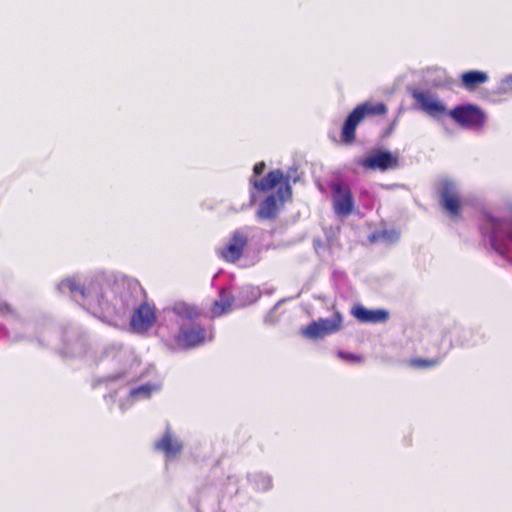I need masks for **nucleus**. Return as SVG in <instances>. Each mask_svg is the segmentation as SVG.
I'll return each instance as SVG.
<instances>
[{
    "instance_id": "f257e3e1",
    "label": "nucleus",
    "mask_w": 512,
    "mask_h": 512,
    "mask_svg": "<svg viewBox=\"0 0 512 512\" xmlns=\"http://www.w3.org/2000/svg\"><path fill=\"white\" fill-rule=\"evenodd\" d=\"M411 96L420 108L429 116L439 118L448 115L463 129L481 130L487 121L485 111L476 104L457 105L447 110L445 104L429 91L413 90Z\"/></svg>"
},
{
    "instance_id": "f03ea898",
    "label": "nucleus",
    "mask_w": 512,
    "mask_h": 512,
    "mask_svg": "<svg viewBox=\"0 0 512 512\" xmlns=\"http://www.w3.org/2000/svg\"><path fill=\"white\" fill-rule=\"evenodd\" d=\"M146 297V291L139 281L123 278L100 286L97 304L104 315L113 318L124 315L141 298Z\"/></svg>"
},
{
    "instance_id": "7ed1b4c3",
    "label": "nucleus",
    "mask_w": 512,
    "mask_h": 512,
    "mask_svg": "<svg viewBox=\"0 0 512 512\" xmlns=\"http://www.w3.org/2000/svg\"><path fill=\"white\" fill-rule=\"evenodd\" d=\"M291 176L280 169L269 171L263 178H250L249 183L258 192H268L277 187L275 194L268 195L257 209L256 215L261 220H274L284 203L291 198Z\"/></svg>"
},
{
    "instance_id": "20e7f679",
    "label": "nucleus",
    "mask_w": 512,
    "mask_h": 512,
    "mask_svg": "<svg viewBox=\"0 0 512 512\" xmlns=\"http://www.w3.org/2000/svg\"><path fill=\"white\" fill-rule=\"evenodd\" d=\"M388 108L383 102L365 101L358 104L347 116L341 129V141L352 145L356 140V129L366 118L383 116Z\"/></svg>"
},
{
    "instance_id": "39448f33",
    "label": "nucleus",
    "mask_w": 512,
    "mask_h": 512,
    "mask_svg": "<svg viewBox=\"0 0 512 512\" xmlns=\"http://www.w3.org/2000/svg\"><path fill=\"white\" fill-rule=\"evenodd\" d=\"M438 196L441 207L452 219L461 218L463 201L455 183L449 180L441 181L438 186Z\"/></svg>"
},
{
    "instance_id": "423d86ee",
    "label": "nucleus",
    "mask_w": 512,
    "mask_h": 512,
    "mask_svg": "<svg viewBox=\"0 0 512 512\" xmlns=\"http://www.w3.org/2000/svg\"><path fill=\"white\" fill-rule=\"evenodd\" d=\"M207 331L199 322L180 323L174 341L181 349H192L205 343Z\"/></svg>"
},
{
    "instance_id": "0eeeda50",
    "label": "nucleus",
    "mask_w": 512,
    "mask_h": 512,
    "mask_svg": "<svg viewBox=\"0 0 512 512\" xmlns=\"http://www.w3.org/2000/svg\"><path fill=\"white\" fill-rule=\"evenodd\" d=\"M157 321L155 304L142 301L130 317V329L136 334H146Z\"/></svg>"
},
{
    "instance_id": "6e6552de",
    "label": "nucleus",
    "mask_w": 512,
    "mask_h": 512,
    "mask_svg": "<svg viewBox=\"0 0 512 512\" xmlns=\"http://www.w3.org/2000/svg\"><path fill=\"white\" fill-rule=\"evenodd\" d=\"M57 288L61 293L68 291L75 299L96 303L100 292V284L97 281L91 280L87 285H83L76 278L62 280Z\"/></svg>"
},
{
    "instance_id": "1a4fd4ad",
    "label": "nucleus",
    "mask_w": 512,
    "mask_h": 512,
    "mask_svg": "<svg viewBox=\"0 0 512 512\" xmlns=\"http://www.w3.org/2000/svg\"><path fill=\"white\" fill-rule=\"evenodd\" d=\"M491 227L490 242L495 251L504 255L508 252L507 243L512 245V220L488 218Z\"/></svg>"
},
{
    "instance_id": "9d476101",
    "label": "nucleus",
    "mask_w": 512,
    "mask_h": 512,
    "mask_svg": "<svg viewBox=\"0 0 512 512\" xmlns=\"http://www.w3.org/2000/svg\"><path fill=\"white\" fill-rule=\"evenodd\" d=\"M342 327V316L339 312H335L331 318H320L317 321L309 323L302 328L301 333L309 339L322 338L339 331Z\"/></svg>"
},
{
    "instance_id": "9b49d317",
    "label": "nucleus",
    "mask_w": 512,
    "mask_h": 512,
    "mask_svg": "<svg viewBox=\"0 0 512 512\" xmlns=\"http://www.w3.org/2000/svg\"><path fill=\"white\" fill-rule=\"evenodd\" d=\"M248 244V235L242 229H236L228 242L217 250L218 256L227 263L237 262Z\"/></svg>"
},
{
    "instance_id": "f8f14e48",
    "label": "nucleus",
    "mask_w": 512,
    "mask_h": 512,
    "mask_svg": "<svg viewBox=\"0 0 512 512\" xmlns=\"http://www.w3.org/2000/svg\"><path fill=\"white\" fill-rule=\"evenodd\" d=\"M358 164L366 170H380L386 171L395 169L399 166V157L390 151L378 150L364 159H361Z\"/></svg>"
},
{
    "instance_id": "ddd939ff",
    "label": "nucleus",
    "mask_w": 512,
    "mask_h": 512,
    "mask_svg": "<svg viewBox=\"0 0 512 512\" xmlns=\"http://www.w3.org/2000/svg\"><path fill=\"white\" fill-rule=\"evenodd\" d=\"M334 212L342 217L350 215L354 208V198L348 185L337 183L331 186Z\"/></svg>"
},
{
    "instance_id": "4468645a",
    "label": "nucleus",
    "mask_w": 512,
    "mask_h": 512,
    "mask_svg": "<svg viewBox=\"0 0 512 512\" xmlns=\"http://www.w3.org/2000/svg\"><path fill=\"white\" fill-rule=\"evenodd\" d=\"M351 314L361 323H384L389 319L387 310H370L361 304L355 305L351 310Z\"/></svg>"
},
{
    "instance_id": "2eb2a0df",
    "label": "nucleus",
    "mask_w": 512,
    "mask_h": 512,
    "mask_svg": "<svg viewBox=\"0 0 512 512\" xmlns=\"http://www.w3.org/2000/svg\"><path fill=\"white\" fill-rule=\"evenodd\" d=\"M172 312L178 318V324L198 322L201 317V311L196 305L184 301L174 303Z\"/></svg>"
},
{
    "instance_id": "dca6fc26",
    "label": "nucleus",
    "mask_w": 512,
    "mask_h": 512,
    "mask_svg": "<svg viewBox=\"0 0 512 512\" xmlns=\"http://www.w3.org/2000/svg\"><path fill=\"white\" fill-rule=\"evenodd\" d=\"M154 447L156 450L162 451L166 457L170 458L181 452L182 443L173 438L170 430L167 429L161 439L155 442Z\"/></svg>"
},
{
    "instance_id": "f3484780",
    "label": "nucleus",
    "mask_w": 512,
    "mask_h": 512,
    "mask_svg": "<svg viewBox=\"0 0 512 512\" xmlns=\"http://www.w3.org/2000/svg\"><path fill=\"white\" fill-rule=\"evenodd\" d=\"M488 79L489 77L486 72L470 70L461 74L460 83L464 89L468 91H474L480 85L486 83Z\"/></svg>"
},
{
    "instance_id": "a211bd4d",
    "label": "nucleus",
    "mask_w": 512,
    "mask_h": 512,
    "mask_svg": "<svg viewBox=\"0 0 512 512\" xmlns=\"http://www.w3.org/2000/svg\"><path fill=\"white\" fill-rule=\"evenodd\" d=\"M444 357L445 354L431 359L413 358L409 360V366L418 370L430 369L439 365Z\"/></svg>"
},
{
    "instance_id": "6ab92c4d",
    "label": "nucleus",
    "mask_w": 512,
    "mask_h": 512,
    "mask_svg": "<svg viewBox=\"0 0 512 512\" xmlns=\"http://www.w3.org/2000/svg\"><path fill=\"white\" fill-rule=\"evenodd\" d=\"M233 298L232 297H222L220 300H216L213 302L211 307V313L213 317H220L224 313L228 312L232 306Z\"/></svg>"
},
{
    "instance_id": "aec40b11",
    "label": "nucleus",
    "mask_w": 512,
    "mask_h": 512,
    "mask_svg": "<svg viewBox=\"0 0 512 512\" xmlns=\"http://www.w3.org/2000/svg\"><path fill=\"white\" fill-rule=\"evenodd\" d=\"M156 389L155 386L150 384H143L130 390L129 396L133 400L147 399L151 396L152 392Z\"/></svg>"
},
{
    "instance_id": "412c9836",
    "label": "nucleus",
    "mask_w": 512,
    "mask_h": 512,
    "mask_svg": "<svg viewBox=\"0 0 512 512\" xmlns=\"http://www.w3.org/2000/svg\"><path fill=\"white\" fill-rule=\"evenodd\" d=\"M16 311L15 309L6 301H0V315L1 316H8V315H15Z\"/></svg>"
},
{
    "instance_id": "4be33fe9",
    "label": "nucleus",
    "mask_w": 512,
    "mask_h": 512,
    "mask_svg": "<svg viewBox=\"0 0 512 512\" xmlns=\"http://www.w3.org/2000/svg\"><path fill=\"white\" fill-rule=\"evenodd\" d=\"M340 357L346 361H350L353 363H361L363 358L360 355L352 354V353H339Z\"/></svg>"
},
{
    "instance_id": "5701e85b",
    "label": "nucleus",
    "mask_w": 512,
    "mask_h": 512,
    "mask_svg": "<svg viewBox=\"0 0 512 512\" xmlns=\"http://www.w3.org/2000/svg\"><path fill=\"white\" fill-rule=\"evenodd\" d=\"M266 164L265 162L261 161L254 165L253 172L255 175H261L265 170Z\"/></svg>"
},
{
    "instance_id": "b1692460",
    "label": "nucleus",
    "mask_w": 512,
    "mask_h": 512,
    "mask_svg": "<svg viewBox=\"0 0 512 512\" xmlns=\"http://www.w3.org/2000/svg\"><path fill=\"white\" fill-rule=\"evenodd\" d=\"M260 480L262 481L263 483V488L264 489H268L271 487L272 485V481L269 477H266V476H260Z\"/></svg>"
}]
</instances>
